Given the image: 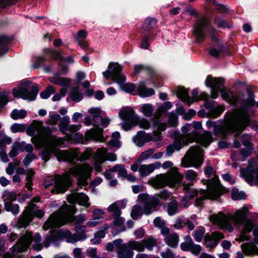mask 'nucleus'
Returning <instances> with one entry per match:
<instances>
[{"label":"nucleus","mask_w":258,"mask_h":258,"mask_svg":"<svg viewBox=\"0 0 258 258\" xmlns=\"http://www.w3.org/2000/svg\"><path fill=\"white\" fill-rule=\"evenodd\" d=\"M92 168L89 164L83 163L77 165L70 168L68 172L62 175H55L48 176L44 181V186L47 187L55 184L52 189L53 192L57 194L63 193L72 183L71 176L78 178V183L81 186L85 187L87 185V180L90 177Z\"/></svg>","instance_id":"f257e3e1"},{"label":"nucleus","mask_w":258,"mask_h":258,"mask_svg":"<svg viewBox=\"0 0 258 258\" xmlns=\"http://www.w3.org/2000/svg\"><path fill=\"white\" fill-rule=\"evenodd\" d=\"M250 122L249 113L241 110H234L226 113L221 125L216 124V122L208 120L206 125L208 128L214 127V133L216 136L225 138L230 134L235 133L238 136Z\"/></svg>","instance_id":"f03ea898"},{"label":"nucleus","mask_w":258,"mask_h":258,"mask_svg":"<svg viewBox=\"0 0 258 258\" xmlns=\"http://www.w3.org/2000/svg\"><path fill=\"white\" fill-rule=\"evenodd\" d=\"M248 208L243 207L236 210L232 214L225 215L222 213L214 214L210 217V221L221 228L232 232L234 226H243V231L240 235L241 240H246L244 235L250 232L253 228L252 222L248 219Z\"/></svg>","instance_id":"7ed1b4c3"},{"label":"nucleus","mask_w":258,"mask_h":258,"mask_svg":"<svg viewBox=\"0 0 258 258\" xmlns=\"http://www.w3.org/2000/svg\"><path fill=\"white\" fill-rule=\"evenodd\" d=\"M206 83L207 86L212 89V98H216L218 96L219 92H220L221 97L229 103L234 105H239L240 108L235 110H241L249 113V108L254 105V101L252 98L249 97L245 100L243 98V95H237L230 91L223 89L222 87L224 83V80L223 79L209 76L206 79Z\"/></svg>","instance_id":"20e7f679"},{"label":"nucleus","mask_w":258,"mask_h":258,"mask_svg":"<svg viewBox=\"0 0 258 258\" xmlns=\"http://www.w3.org/2000/svg\"><path fill=\"white\" fill-rule=\"evenodd\" d=\"M76 209L74 206L64 204L58 211L51 215L43 226L44 230L60 227L68 222L75 221V225H81L86 220L85 214H80L76 217Z\"/></svg>","instance_id":"39448f33"},{"label":"nucleus","mask_w":258,"mask_h":258,"mask_svg":"<svg viewBox=\"0 0 258 258\" xmlns=\"http://www.w3.org/2000/svg\"><path fill=\"white\" fill-rule=\"evenodd\" d=\"M207 190L201 189L200 191L191 188L189 186L183 185L186 190L185 195L182 198L181 205L184 207L187 206L189 201L195 196H198L196 201V205L200 206L202 201L205 199L211 200H217L222 194L221 187L219 185L218 177L215 176L211 179L207 181Z\"/></svg>","instance_id":"423d86ee"},{"label":"nucleus","mask_w":258,"mask_h":258,"mask_svg":"<svg viewBox=\"0 0 258 258\" xmlns=\"http://www.w3.org/2000/svg\"><path fill=\"white\" fill-rule=\"evenodd\" d=\"M41 237L39 233H36L32 236V233L26 231L22 234L18 242L10 250L6 253L3 258H21L23 251L29 247L31 242H34L32 247L34 249L40 250L43 247V243H41Z\"/></svg>","instance_id":"0eeeda50"},{"label":"nucleus","mask_w":258,"mask_h":258,"mask_svg":"<svg viewBox=\"0 0 258 258\" xmlns=\"http://www.w3.org/2000/svg\"><path fill=\"white\" fill-rule=\"evenodd\" d=\"M86 226L81 225H76L75 229L76 234H72L69 230H60L57 233V236L55 237L52 235H48L46 237L44 241L43 242V246L48 247L50 243L56 244L57 240H64L68 242L75 243L79 241H83L86 238L85 233L86 230Z\"/></svg>","instance_id":"6e6552de"},{"label":"nucleus","mask_w":258,"mask_h":258,"mask_svg":"<svg viewBox=\"0 0 258 258\" xmlns=\"http://www.w3.org/2000/svg\"><path fill=\"white\" fill-rule=\"evenodd\" d=\"M54 155L58 161H65L72 163L75 159L80 161H84L88 159L91 156V153L88 151L79 153L77 149L70 150H59L56 148H51L45 151L44 158L47 160L50 156Z\"/></svg>","instance_id":"1a4fd4ad"},{"label":"nucleus","mask_w":258,"mask_h":258,"mask_svg":"<svg viewBox=\"0 0 258 258\" xmlns=\"http://www.w3.org/2000/svg\"><path fill=\"white\" fill-rule=\"evenodd\" d=\"M89 112L93 115V125L96 127L92 128L85 133V137L81 134H76L75 138L78 143L86 144L87 141L95 140L100 142L103 141L102 136L103 130L99 127V120L101 119L100 110L99 108H92L89 110Z\"/></svg>","instance_id":"9d476101"},{"label":"nucleus","mask_w":258,"mask_h":258,"mask_svg":"<svg viewBox=\"0 0 258 258\" xmlns=\"http://www.w3.org/2000/svg\"><path fill=\"white\" fill-rule=\"evenodd\" d=\"M166 125L164 122L160 120H153L152 134L146 133L144 131H140L133 138L134 143L138 147L143 146L145 143L150 141H159L162 140V137L161 132L166 129Z\"/></svg>","instance_id":"9b49d317"},{"label":"nucleus","mask_w":258,"mask_h":258,"mask_svg":"<svg viewBox=\"0 0 258 258\" xmlns=\"http://www.w3.org/2000/svg\"><path fill=\"white\" fill-rule=\"evenodd\" d=\"M207 32L213 42H217L218 39L216 35V30L211 25L209 19L204 16L198 19L193 28V34L197 43H202L205 39Z\"/></svg>","instance_id":"f8f14e48"},{"label":"nucleus","mask_w":258,"mask_h":258,"mask_svg":"<svg viewBox=\"0 0 258 258\" xmlns=\"http://www.w3.org/2000/svg\"><path fill=\"white\" fill-rule=\"evenodd\" d=\"M183 176L179 173L176 167H171L167 173L157 175L149 181L150 184L155 188L163 187L166 185L174 187L178 185Z\"/></svg>","instance_id":"ddd939ff"},{"label":"nucleus","mask_w":258,"mask_h":258,"mask_svg":"<svg viewBox=\"0 0 258 258\" xmlns=\"http://www.w3.org/2000/svg\"><path fill=\"white\" fill-rule=\"evenodd\" d=\"M170 193L166 190H162L159 194L154 195L150 197L146 194H141L138 196V200L144 203L146 206L145 209V214L149 215L156 210V208L160 203V199L166 200L170 198Z\"/></svg>","instance_id":"4468645a"},{"label":"nucleus","mask_w":258,"mask_h":258,"mask_svg":"<svg viewBox=\"0 0 258 258\" xmlns=\"http://www.w3.org/2000/svg\"><path fill=\"white\" fill-rule=\"evenodd\" d=\"M203 150L199 147H191L182 159L181 165L183 167H200L203 162Z\"/></svg>","instance_id":"2eb2a0df"},{"label":"nucleus","mask_w":258,"mask_h":258,"mask_svg":"<svg viewBox=\"0 0 258 258\" xmlns=\"http://www.w3.org/2000/svg\"><path fill=\"white\" fill-rule=\"evenodd\" d=\"M38 91V87L36 84L28 81H23L18 89H13V93L15 97L33 101L35 99Z\"/></svg>","instance_id":"dca6fc26"},{"label":"nucleus","mask_w":258,"mask_h":258,"mask_svg":"<svg viewBox=\"0 0 258 258\" xmlns=\"http://www.w3.org/2000/svg\"><path fill=\"white\" fill-rule=\"evenodd\" d=\"M258 157L248 161L245 169L241 170V175L245 180L251 185L258 186Z\"/></svg>","instance_id":"f3484780"},{"label":"nucleus","mask_w":258,"mask_h":258,"mask_svg":"<svg viewBox=\"0 0 258 258\" xmlns=\"http://www.w3.org/2000/svg\"><path fill=\"white\" fill-rule=\"evenodd\" d=\"M119 116L123 121L121 124V128L125 131L136 126L139 121V116L131 107H125L121 109L119 112Z\"/></svg>","instance_id":"a211bd4d"},{"label":"nucleus","mask_w":258,"mask_h":258,"mask_svg":"<svg viewBox=\"0 0 258 258\" xmlns=\"http://www.w3.org/2000/svg\"><path fill=\"white\" fill-rule=\"evenodd\" d=\"M115 248L118 258H133L134 253L127 250L125 243H123L121 238L113 241L112 242L107 243L106 245V249L112 251Z\"/></svg>","instance_id":"6ab92c4d"},{"label":"nucleus","mask_w":258,"mask_h":258,"mask_svg":"<svg viewBox=\"0 0 258 258\" xmlns=\"http://www.w3.org/2000/svg\"><path fill=\"white\" fill-rule=\"evenodd\" d=\"M44 214V212L40 210L34 212L33 204H30L18 220L17 224L18 228L27 227L32 221L34 215L38 218H41Z\"/></svg>","instance_id":"aec40b11"},{"label":"nucleus","mask_w":258,"mask_h":258,"mask_svg":"<svg viewBox=\"0 0 258 258\" xmlns=\"http://www.w3.org/2000/svg\"><path fill=\"white\" fill-rule=\"evenodd\" d=\"M122 67L117 63H110L108 67V70L102 73L103 77L107 79H111L118 84H121L125 82V77L120 72Z\"/></svg>","instance_id":"412c9836"},{"label":"nucleus","mask_w":258,"mask_h":258,"mask_svg":"<svg viewBox=\"0 0 258 258\" xmlns=\"http://www.w3.org/2000/svg\"><path fill=\"white\" fill-rule=\"evenodd\" d=\"M192 129L191 124H186L181 127L182 135H179L177 139L180 141H184L186 145H188L189 143H192L197 140L198 133L197 131L193 130L190 132Z\"/></svg>","instance_id":"4be33fe9"},{"label":"nucleus","mask_w":258,"mask_h":258,"mask_svg":"<svg viewBox=\"0 0 258 258\" xmlns=\"http://www.w3.org/2000/svg\"><path fill=\"white\" fill-rule=\"evenodd\" d=\"M67 200L71 204L77 203L87 208L90 206L88 202L89 197L83 193H73L68 196Z\"/></svg>","instance_id":"5701e85b"},{"label":"nucleus","mask_w":258,"mask_h":258,"mask_svg":"<svg viewBox=\"0 0 258 258\" xmlns=\"http://www.w3.org/2000/svg\"><path fill=\"white\" fill-rule=\"evenodd\" d=\"M224 237L222 233L218 232H213L211 234H206L204 237V245L208 248H214Z\"/></svg>","instance_id":"b1692460"},{"label":"nucleus","mask_w":258,"mask_h":258,"mask_svg":"<svg viewBox=\"0 0 258 258\" xmlns=\"http://www.w3.org/2000/svg\"><path fill=\"white\" fill-rule=\"evenodd\" d=\"M214 101H206L205 107L209 110L208 113L214 117H218L225 110L224 105H215Z\"/></svg>","instance_id":"393cba45"},{"label":"nucleus","mask_w":258,"mask_h":258,"mask_svg":"<svg viewBox=\"0 0 258 258\" xmlns=\"http://www.w3.org/2000/svg\"><path fill=\"white\" fill-rule=\"evenodd\" d=\"M126 205V200L117 201L111 204L107 208V210L113 217L120 216L122 213L121 210L125 208Z\"/></svg>","instance_id":"a878e982"},{"label":"nucleus","mask_w":258,"mask_h":258,"mask_svg":"<svg viewBox=\"0 0 258 258\" xmlns=\"http://www.w3.org/2000/svg\"><path fill=\"white\" fill-rule=\"evenodd\" d=\"M161 164L159 162L150 164H143L139 167V172L141 177H146L152 173L155 169L161 167Z\"/></svg>","instance_id":"bb28decb"},{"label":"nucleus","mask_w":258,"mask_h":258,"mask_svg":"<svg viewBox=\"0 0 258 258\" xmlns=\"http://www.w3.org/2000/svg\"><path fill=\"white\" fill-rule=\"evenodd\" d=\"M104 152L102 150H97L94 157V167L95 171L99 172L102 170V164L105 161Z\"/></svg>","instance_id":"cd10ccee"},{"label":"nucleus","mask_w":258,"mask_h":258,"mask_svg":"<svg viewBox=\"0 0 258 258\" xmlns=\"http://www.w3.org/2000/svg\"><path fill=\"white\" fill-rule=\"evenodd\" d=\"M64 142H65V140L61 138H55L52 139L51 140V141H50V142L47 145V146L44 149V150L42 151V159L45 162L48 161L50 159V157H49V158L47 160L44 158L43 155H44V153L45 151L47 150H48V149H50L51 148H56V149H58L59 150H60L58 148V147L63 145L64 144ZM50 157H51V156Z\"/></svg>","instance_id":"c85d7f7f"},{"label":"nucleus","mask_w":258,"mask_h":258,"mask_svg":"<svg viewBox=\"0 0 258 258\" xmlns=\"http://www.w3.org/2000/svg\"><path fill=\"white\" fill-rule=\"evenodd\" d=\"M184 146H186V143L184 141L182 142L176 138L172 144L169 145L166 147V155L167 156H171L175 151L180 150Z\"/></svg>","instance_id":"c756f323"},{"label":"nucleus","mask_w":258,"mask_h":258,"mask_svg":"<svg viewBox=\"0 0 258 258\" xmlns=\"http://www.w3.org/2000/svg\"><path fill=\"white\" fill-rule=\"evenodd\" d=\"M126 246V249L127 250H129L133 253V250H136L137 251L142 252L144 251V243H143V241H136V240H131L128 241V243H125Z\"/></svg>","instance_id":"7c9ffc66"},{"label":"nucleus","mask_w":258,"mask_h":258,"mask_svg":"<svg viewBox=\"0 0 258 258\" xmlns=\"http://www.w3.org/2000/svg\"><path fill=\"white\" fill-rule=\"evenodd\" d=\"M137 90L139 95L142 97H150L155 94L154 89L147 88L144 82L139 84Z\"/></svg>","instance_id":"2f4dec72"},{"label":"nucleus","mask_w":258,"mask_h":258,"mask_svg":"<svg viewBox=\"0 0 258 258\" xmlns=\"http://www.w3.org/2000/svg\"><path fill=\"white\" fill-rule=\"evenodd\" d=\"M241 246L243 252L247 255L258 254V247L253 243H243Z\"/></svg>","instance_id":"473e14b6"},{"label":"nucleus","mask_w":258,"mask_h":258,"mask_svg":"<svg viewBox=\"0 0 258 258\" xmlns=\"http://www.w3.org/2000/svg\"><path fill=\"white\" fill-rule=\"evenodd\" d=\"M164 241L168 246L172 248H176L179 241L178 236L175 233H171L165 237Z\"/></svg>","instance_id":"72a5a7b5"},{"label":"nucleus","mask_w":258,"mask_h":258,"mask_svg":"<svg viewBox=\"0 0 258 258\" xmlns=\"http://www.w3.org/2000/svg\"><path fill=\"white\" fill-rule=\"evenodd\" d=\"M172 107V103L169 101L165 102L163 104L160 105L156 112H155V117L153 120H159V117L161 115L167 112V111L171 108Z\"/></svg>","instance_id":"f704fd0d"},{"label":"nucleus","mask_w":258,"mask_h":258,"mask_svg":"<svg viewBox=\"0 0 258 258\" xmlns=\"http://www.w3.org/2000/svg\"><path fill=\"white\" fill-rule=\"evenodd\" d=\"M139 201L144 205V207L143 208L141 206L138 205H135L133 207L131 211V216L132 218L134 220L138 219L140 216L142 215L143 213L145 214L144 211L146 206L144 203L140 201L139 200Z\"/></svg>","instance_id":"c9c22d12"},{"label":"nucleus","mask_w":258,"mask_h":258,"mask_svg":"<svg viewBox=\"0 0 258 258\" xmlns=\"http://www.w3.org/2000/svg\"><path fill=\"white\" fill-rule=\"evenodd\" d=\"M212 142L211 133L209 132H205L198 139V142L205 147H207Z\"/></svg>","instance_id":"e433bc0d"},{"label":"nucleus","mask_w":258,"mask_h":258,"mask_svg":"<svg viewBox=\"0 0 258 258\" xmlns=\"http://www.w3.org/2000/svg\"><path fill=\"white\" fill-rule=\"evenodd\" d=\"M10 39L5 36H0V56L8 52L9 50L8 44Z\"/></svg>","instance_id":"4c0bfd02"},{"label":"nucleus","mask_w":258,"mask_h":258,"mask_svg":"<svg viewBox=\"0 0 258 258\" xmlns=\"http://www.w3.org/2000/svg\"><path fill=\"white\" fill-rule=\"evenodd\" d=\"M205 229L203 226H199L192 234L195 240L198 242H201L205 234Z\"/></svg>","instance_id":"58836bf2"},{"label":"nucleus","mask_w":258,"mask_h":258,"mask_svg":"<svg viewBox=\"0 0 258 258\" xmlns=\"http://www.w3.org/2000/svg\"><path fill=\"white\" fill-rule=\"evenodd\" d=\"M70 117L69 116H63L61 118L58 124L59 131L63 134H67L69 126Z\"/></svg>","instance_id":"ea45409f"},{"label":"nucleus","mask_w":258,"mask_h":258,"mask_svg":"<svg viewBox=\"0 0 258 258\" xmlns=\"http://www.w3.org/2000/svg\"><path fill=\"white\" fill-rule=\"evenodd\" d=\"M141 111L146 117H152L155 110L151 104H144L141 108Z\"/></svg>","instance_id":"a19ab883"},{"label":"nucleus","mask_w":258,"mask_h":258,"mask_svg":"<svg viewBox=\"0 0 258 258\" xmlns=\"http://www.w3.org/2000/svg\"><path fill=\"white\" fill-rule=\"evenodd\" d=\"M144 243V249L146 248L149 250H152L153 247L156 245L157 242L155 239L152 236H150L147 238L142 240Z\"/></svg>","instance_id":"79ce46f5"},{"label":"nucleus","mask_w":258,"mask_h":258,"mask_svg":"<svg viewBox=\"0 0 258 258\" xmlns=\"http://www.w3.org/2000/svg\"><path fill=\"white\" fill-rule=\"evenodd\" d=\"M12 142L11 137H8L3 131H0V149L4 148L6 144H10Z\"/></svg>","instance_id":"37998d69"},{"label":"nucleus","mask_w":258,"mask_h":258,"mask_svg":"<svg viewBox=\"0 0 258 258\" xmlns=\"http://www.w3.org/2000/svg\"><path fill=\"white\" fill-rule=\"evenodd\" d=\"M49 81L52 83L61 86H67L70 83L69 79L60 77H53L50 78Z\"/></svg>","instance_id":"c03bdc74"},{"label":"nucleus","mask_w":258,"mask_h":258,"mask_svg":"<svg viewBox=\"0 0 258 258\" xmlns=\"http://www.w3.org/2000/svg\"><path fill=\"white\" fill-rule=\"evenodd\" d=\"M167 211L170 216H173L178 212V206L176 200H172L168 204Z\"/></svg>","instance_id":"a18cd8bd"},{"label":"nucleus","mask_w":258,"mask_h":258,"mask_svg":"<svg viewBox=\"0 0 258 258\" xmlns=\"http://www.w3.org/2000/svg\"><path fill=\"white\" fill-rule=\"evenodd\" d=\"M214 23L220 28H230L231 25L228 23L224 18L219 16L216 17L214 19Z\"/></svg>","instance_id":"49530a36"},{"label":"nucleus","mask_w":258,"mask_h":258,"mask_svg":"<svg viewBox=\"0 0 258 258\" xmlns=\"http://www.w3.org/2000/svg\"><path fill=\"white\" fill-rule=\"evenodd\" d=\"M4 201V205L12 203V202L16 199V195L14 192H10L7 190L4 191L3 196Z\"/></svg>","instance_id":"de8ad7c7"},{"label":"nucleus","mask_w":258,"mask_h":258,"mask_svg":"<svg viewBox=\"0 0 258 258\" xmlns=\"http://www.w3.org/2000/svg\"><path fill=\"white\" fill-rule=\"evenodd\" d=\"M184 239L185 242L181 243L180 248L184 251H190L193 240L189 235L186 236Z\"/></svg>","instance_id":"09e8293b"},{"label":"nucleus","mask_w":258,"mask_h":258,"mask_svg":"<svg viewBox=\"0 0 258 258\" xmlns=\"http://www.w3.org/2000/svg\"><path fill=\"white\" fill-rule=\"evenodd\" d=\"M71 97L76 102H79L82 99V95L78 87H74L72 89Z\"/></svg>","instance_id":"8fccbe9b"},{"label":"nucleus","mask_w":258,"mask_h":258,"mask_svg":"<svg viewBox=\"0 0 258 258\" xmlns=\"http://www.w3.org/2000/svg\"><path fill=\"white\" fill-rule=\"evenodd\" d=\"M34 171L32 169H29L26 171V180L25 186L28 188V190H30L32 189L31 186L32 185L33 177L34 175Z\"/></svg>","instance_id":"3c124183"},{"label":"nucleus","mask_w":258,"mask_h":258,"mask_svg":"<svg viewBox=\"0 0 258 258\" xmlns=\"http://www.w3.org/2000/svg\"><path fill=\"white\" fill-rule=\"evenodd\" d=\"M27 115V112L24 110H14L11 113V117L15 120L24 118Z\"/></svg>","instance_id":"603ef678"},{"label":"nucleus","mask_w":258,"mask_h":258,"mask_svg":"<svg viewBox=\"0 0 258 258\" xmlns=\"http://www.w3.org/2000/svg\"><path fill=\"white\" fill-rule=\"evenodd\" d=\"M112 170L117 172L119 176L125 177L127 175V170L123 165L117 164L112 167Z\"/></svg>","instance_id":"864d4df0"},{"label":"nucleus","mask_w":258,"mask_h":258,"mask_svg":"<svg viewBox=\"0 0 258 258\" xmlns=\"http://www.w3.org/2000/svg\"><path fill=\"white\" fill-rule=\"evenodd\" d=\"M231 197L234 200H241L246 198V195L243 191H239L237 189L234 188L231 192Z\"/></svg>","instance_id":"5fc2aeb1"},{"label":"nucleus","mask_w":258,"mask_h":258,"mask_svg":"<svg viewBox=\"0 0 258 258\" xmlns=\"http://www.w3.org/2000/svg\"><path fill=\"white\" fill-rule=\"evenodd\" d=\"M5 208L7 211L11 212L13 215H16L20 212L19 206L18 204L13 203L5 204Z\"/></svg>","instance_id":"6e6d98bb"},{"label":"nucleus","mask_w":258,"mask_h":258,"mask_svg":"<svg viewBox=\"0 0 258 258\" xmlns=\"http://www.w3.org/2000/svg\"><path fill=\"white\" fill-rule=\"evenodd\" d=\"M245 147L240 150L242 158L246 160V158L250 156L252 151L254 149V145L250 144V145L244 146Z\"/></svg>","instance_id":"4d7b16f0"},{"label":"nucleus","mask_w":258,"mask_h":258,"mask_svg":"<svg viewBox=\"0 0 258 258\" xmlns=\"http://www.w3.org/2000/svg\"><path fill=\"white\" fill-rule=\"evenodd\" d=\"M44 52L46 55L53 59H56L61 58V53L59 51H54L48 48H45L44 49Z\"/></svg>","instance_id":"13d9d810"},{"label":"nucleus","mask_w":258,"mask_h":258,"mask_svg":"<svg viewBox=\"0 0 258 258\" xmlns=\"http://www.w3.org/2000/svg\"><path fill=\"white\" fill-rule=\"evenodd\" d=\"M97 150H102L103 152H104V158L105 159V161L109 160L110 161H115L116 160L117 157L116 155L113 153H108L107 149L105 148H101L98 149Z\"/></svg>","instance_id":"bf43d9fd"},{"label":"nucleus","mask_w":258,"mask_h":258,"mask_svg":"<svg viewBox=\"0 0 258 258\" xmlns=\"http://www.w3.org/2000/svg\"><path fill=\"white\" fill-rule=\"evenodd\" d=\"M155 150L154 148H150L144 151L140 156V159L141 161L147 160L149 158H151L153 154L154 153Z\"/></svg>","instance_id":"052dcab7"},{"label":"nucleus","mask_w":258,"mask_h":258,"mask_svg":"<svg viewBox=\"0 0 258 258\" xmlns=\"http://www.w3.org/2000/svg\"><path fill=\"white\" fill-rule=\"evenodd\" d=\"M177 96L184 101H188L189 100L187 90L184 88H181L178 90Z\"/></svg>","instance_id":"680f3d73"},{"label":"nucleus","mask_w":258,"mask_h":258,"mask_svg":"<svg viewBox=\"0 0 258 258\" xmlns=\"http://www.w3.org/2000/svg\"><path fill=\"white\" fill-rule=\"evenodd\" d=\"M26 128L24 124L14 123L11 126V131L12 133L23 132Z\"/></svg>","instance_id":"e2e57ef3"},{"label":"nucleus","mask_w":258,"mask_h":258,"mask_svg":"<svg viewBox=\"0 0 258 258\" xmlns=\"http://www.w3.org/2000/svg\"><path fill=\"white\" fill-rule=\"evenodd\" d=\"M137 124H139V126L141 128L145 130L149 129L151 126V123L149 120L145 118H142L140 119L139 117V121H138V122H137Z\"/></svg>","instance_id":"0e129e2a"},{"label":"nucleus","mask_w":258,"mask_h":258,"mask_svg":"<svg viewBox=\"0 0 258 258\" xmlns=\"http://www.w3.org/2000/svg\"><path fill=\"white\" fill-rule=\"evenodd\" d=\"M124 82L121 84H119L121 85L122 89L125 92L127 93H131L133 92L136 88L135 85L133 83H125Z\"/></svg>","instance_id":"69168bd1"},{"label":"nucleus","mask_w":258,"mask_h":258,"mask_svg":"<svg viewBox=\"0 0 258 258\" xmlns=\"http://www.w3.org/2000/svg\"><path fill=\"white\" fill-rule=\"evenodd\" d=\"M198 174L193 170H188L185 172V177L190 181H194L197 180Z\"/></svg>","instance_id":"338daca9"},{"label":"nucleus","mask_w":258,"mask_h":258,"mask_svg":"<svg viewBox=\"0 0 258 258\" xmlns=\"http://www.w3.org/2000/svg\"><path fill=\"white\" fill-rule=\"evenodd\" d=\"M156 24V19L154 18H148L146 20L143 27L144 29L146 28L147 30H150Z\"/></svg>","instance_id":"774afa93"}]
</instances>
